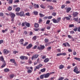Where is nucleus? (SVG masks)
Listing matches in <instances>:
<instances>
[{
    "label": "nucleus",
    "instance_id": "nucleus-1",
    "mask_svg": "<svg viewBox=\"0 0 80 80\" xmlns=\"http://www.w3.org/2000/svg\"><path fill=\"white\" fill-rule=\"evenodd\" d=\"M17 15L20 16V17H24L25 16V14H24V12L23 11H21L20 12H17L16 13Z\"/></svg>",
    "mask_w": 80,
    "mask_h": 80
},
{
    "label": "nucleus",
    "instance_id": "nucleus-2",
    "mask_svg": "<svg viewBox=\"0 0 80 80\" xmlns=\"http://www.w3.org/2000/svg\"><path fill=\"white\" fill-rule=\"evenodd\" d=\"M73 71L75 73H76L77 74L80 73V71H78V68L77 67H75L73 70Z\"/></svg>",
    "mask_w": 80,
    "mask_h": 80
},
{
    "label": "nucleus",
    "instance_id": "nucleus-3",
    "mask_svg": "<svg viewBox=\"0 0 80 80\" xmlns=\"http://www.w3.org/2000/svg\"><path fill=\"white\" fill-rule=\"evenodd\" d=\"M38 56H39V55L38 54H35L34 55H33L32 56V60H33L34 58H37Z\"/></svg>",
    "mask_w": 80,
    "mask_h": 80
},
{
    "label": "nucleus",
    "instance_id": "nucleus-4",
    "mask_svg": "<svg viewBox=\"0 0 80 80\" xmlns=\"http://www.w3.org/2000/svg\"><path fill=\"white\" fill-rule=\"evenodd\" d=\"M45 48V46H44L40 45V47L38 46V49L39 50H43Z\"/></svg>",
    "mask_w": 80,
    "mask_h": 80
},
{
    "label": "nucleus",
    "instance_id": "nucleus-5",
    "mask_svg": "<svg viewBox=\"0 0 80 80\" xmlns=\"http://www.w3.org/2000/svg\"><path fill=\"white\" fill-rule=\"evenodd\" d=\"M50 75V73H47L46 74H44V78H48L49 77V76Z\"/></svg>",
    "mask_w": 80,
    "mask_h": 80
},
{
    "label": "nucleus",
    "instance_id": "nucleus-6",
    "mask_svg": "<svg viewBox=\"0 0 80 80\" xmlns=\"http://www.w3.org/2000/svg\"><path fill=\"white\" fill-rule=\"evenodd\" d=\"M3 52L4 54H7L8 53V52H9V51L6 49H4L3 50Z\"/></svg>",
    "mask_w": 80,
    "mask_h": 80
},
{
    "label": "nucleus",
    "instance_id": "nucleus-7",
    "mask_svg": "<svg viewBox=\"0 0 80 80\" xmlns=\"http://www.w3.org/2000/svg\"><path fill=\"white\" fill-rule=\"evenodd\" d=\"M42 66H43V65L42 64H40L36 67V68L37 69H39V68H40L41 67H42Z\"/></svg>",
    "mask_w": 80,
    "mask_h": 80
},
{
    "label": "nucleus",
    "instance_id": "nucleus-8",
    "mask_svg": "<svg viewBox=\"0 0 80 80\" xmlns=\"http://www.w3.org/2000/svg\"><path fill=\"white\" fill-rule=\"evenodd\" d=\"M34 8H39V6L38 4H34Z\"/></svg>",
    "mask_w": 80,
    "mask_h": 80
},
{
    "label": "nucleus",
    "instance_id": "nucleus-9",
    "mask_svg": "<svg viewBox=\"0 0 80 80\" xmlns=\"http://www.w3.org/2000/svg\"><path fill=\"white\" fill-rule=\"evenodd\" d=\"M24 24L26 25V26L28 27H30V23L28 22H24Z\"/></svg>",
    "mask_w": 80,
    "mask_h": 80
},
{
    "label": "nucleus",
    "instance_id": "nucleus-10",
    "mask_svg": "<svg viewBox=\"0 0 80 80\" xmlns=\"http://www.w3.org/2000/svg\"><path fill=\"white\" fill-rule=\"evenodd\" d=\"M32 46H33L32 44H30L26 47V48H27V49H29L30 48H31V47H32Z\"/></svg>",
    "mask_w": 80,
    "mask_h": 80
},
{
    "label": "nucleus",
    "instance_id": "nucleus-11",
    "mask_svg": "<svg viewBox=\"0 0 80 80\" xmlns=\"http://www.w3.org/2000/svg\"><path fill=\"white\" fill-rule=\"evenodd\" d=\"M10 14V16H11V18H14L15 17V15L14 13H11Z\"/></svg>",
    "mask_w": 80,
    "mask_h": 80
},
{
    "label": "nucleus",
    "instance_id": "nucleus-12",
    "mask_svg": "<svg viewBox=\"0 0 80 80\" xmlns=\"http://www.w3.org/2000/svg\"><path fill=\"white\" fill-rule=\"evenodd\" d=\"M78 12H74L72 14V15H73V16H74V17H77V15H78Z\"/></svg>",
    "mask_w": 80,
    "mask_h": 80
},
{
    "label": "nucleus",
    "instance_id": "nucleus-13",
    "mask_svg": "<svg viewBox=\"0 0 80 80\" xmlns=\"http://www.w3.org/2000/svg\"><path fill=\"white\" fill-rule=\"evenodd\" d=\"M0 60H1L2 62H4L5 61L4 60V58H3V56H1L0 57Z\"/></svg>",
    "mask_w": 80,
    "mask_h": 80
},
{
    "label": "nucleus",
    "instance_id": "nucleus-14",
    "mask_svg": "<svg viewBox=\"0 0 80 80\" xmlns=\"http://www.w3.org/2000/svg\"><path fill=\"white\" fill-rule=\"evenodd\" d=\"M49 61V58H46L44 60V62H45V63H47V62H48Z\"/></svg>",
    "mask_w": 80,
    "mask_h": 80
},
{
    "label": "nucleus",
    "instance_id": "nucleus-15",
    "mask_svg": "<svg viewBox=\"0 0 80 80\" xmlns=\"http://www.w3.org/2000/svg\"><path fill=\"white\" fill-rule=\"evenodd\" d=\"M52 20L53 21V22L55 23H58L57 21V19H52Z\"/></svg>",
    "mask_w": 80,
    "mask_h": 80
},
{
    "label": "nucleus",
    "instance_id": "nucleus-16",
    "mask_svg": "<svg viewBox=\"0 0 80 80\" xmlns=\"http://www.w3.org/2000/svg\"><path fill=\"white\" fill-rule=\"evenodd\" d=\"M10 61L11 63H13L15 62V60L14 59H10Z\"/></svg>",
    "mask_w": 80,
    "mask_h": 80
},
{
    "label": "nucleus",
    "instance_id": "nucleus-17",
    "mask_svg": "<svg viewBox=\"0 0 80 80\" xmlns=\"http://www.w3.org/2000/svg\"><path fill=\"white\" fill-rule=\"evenodd\" d=\"M3 64L1 66V67L2 68H3V67H5V65H6V63H5V62H3Z\"/></svg>",
    "mask_w": 80,
    "mask_h": 80
},
{
    "label": "nucleus",
    "instance_id": "nucleus-18",
    "mask_svg": "<svg viewBox=\"0 0 80 80\" xmlns=\"http://www.w3.org/2000/svg\"><path fill=\"white\" fill-rule=\"evenodd\" d=\"M48 8H49L50 10H53L54 8L53 7L50 6H48Z\"/></svg>",
    "mask_w": 80,
    "mask_h": 80
},
{
    "label": "nucleus",
    "instance_id": "nucleus-19",
    "mask_svg": "<svg viewBox=\"0 0 80 80\" xmlns=\"http://www.w3.org/2000/svg\"><path fill=\"white\" fill-rule=\"evenodd\" d=\"M71 8H69L67 9L66 12L67 13H68L71 10Z\"/></svg>",
    "mask_w": 80,
    "mask_h": 80
},
{
    "label": "nucleus",
    "instance_id": "nucleus-20",
    "mask_svg": "<svg viewBox=\"0 0 80 80\" xmlns=\"http://www.w3.org/2000/svg\"><path fill=\"white\" fill-rule=\"evenodd\" d=\"M34 27L36 28H38V27H39V25H38V23H36L34 24Z\"/></svg>",
    "mask_w": 80,
    "mask_h": 80
},
{
    "label": "nucleus",
    "instance_id": "nucleus-21",
    "mask_svg": "<svg viewBox=\"0 0 80 80\" xmlns=\"http://www.w3.org/2000/svg\"><path fill=\"white\" fill-rule=\"evenodd\" d=\"M20 10V8L18 7L16 9L15 11H16V12H19Z\"/></svg>",
    "mask_w": 80,
    "mask_h": 80
},
{
    "label": "nucleus",
    "instance_id": "nucleus-22",
    "mask_svg": "<svg viewBox=\"0 0 80 80\" xmlns=\"http://www.w3.org/2000/svg\"><path fill=\"white\" fill-rule=\"evenodd\" d=\"M4 70L5 72H10V70H9V69L8 68L5 69Z\"/></svg>",
    "mask_w": 80,
    "mask_h": 80
},
{
    "label": "nucleus",
    "instance_id": "nucleus-23",
    "mask_svg": "<svg viewBox=\"0 0 80 80\" xmlns=\"http://www.w3.org/2000/svg\"><path fill=\"white\" fill-rule=\"evenodd\" d=\"M12 7L10 6H9L8 8V10H9V11H11V10H12Z\"/></svg>",
    "mask_w": 80,
    "mask_h": 80
},
{
    "label": "nucleus",
    "instance_id": "nucleus-24",
    "mask_svg": "<svg viewBox=\"0 0 80 80\" xmlns=\"http://www.w3.org/2000/svg\"><path fill=\"white\" fill-rule=\"evenodd\" d=\"M45 70H46L45 68H44L41 70V72H45Z\"/></svg>",
    "mask_w": 80,
    "mask_h": 80
},
{
    "label": "nucleus",
    "instance_id": "nucleus-25",
    "mask_svg": "<svg viewBox=\"0 0 80 80\" xmlns=\"http://www.w3.org/2000/svg\"><path fill=\"white\" fill-rule=\"evenodd\" d=\"M44 40H45V43H48V42L49 41V39H48L45 38Z\"/></svg>",
    "mask_w": 80,
    "mask_h": 80
},
{
    "label": "nucleus",
    "instance_id": "nucleus-26",
    "mask_svg": "<svg viewBox=\"0 0 80 80\" xmlns=\"http://www.w3.org/2000/svg\"><path fill=\"white\" fill-rule=\"evenodd\" d=\"M44 78H45V76L44 75V74L41 75L40 76V78L41 79H43Z\"/></svg>",
    "mask_w": 80,
    "mask_h": 80
},
{
    "label": "nucleus",
    "instance_id": "nucleus-27",
    "mask_svg": "<svg viewBox=\"0 0 80 80\" xmlns=\"http://www.w3.org/2000/svg\"><path fill=\"white\" fill-rule=\"evenodd\" d=\"M64 68V66H63V65H61L59 66L60 69H62V68Z\"/></svg>",
    "mask_w": 80,
    "mask_h": 80
},
{
    "label": "nucleus",
    "instance_id": "nucleus-28",
    "mask_svg": "<svg viewBox=\"0 0 80 80\" xmlns=\"http://www.w3.org/2000/svg\"><path fill=\"white\" fill-rule=\"evenodd\" d=\"M34 15H38V12L37 11H34L33 12Z\"/></svg>",
    "mask_w": 80,
    "mask_h": 80
},
{
    "label": "nucleus",
    "instance_id": "nucleus-29",
    "mask_svg": "<svg viewBox=\"0 0 80 80\" xmlns=\"http://www.w3.org/2000/svg\"><path fill=\"white\" fill-rule=\"evenodd\" d=\"M10 77L11 78H13L14 77V74H12L10 75Z\"/></svg>",
    "mask_w": 80,
    "mask_h": 80
},
{
    "label": "nucleus",
    "instance_id": "nucleus-30",
    "mask_svg": "<svg viewBox=\"0 0 80 80\" xmlns=\"http://www.w3.org/2000/svg\"><path fill=\"white\" fill-rule=\"evenodd\" d=\"M13 3V0H9L8 3L10 4H12Z\"/></svg>",
    "mask_w": 80,
    "mask_h": 80
},
{
    "label": "nucleus",
    "instance_id": "nucleus-31",
    "mask_svg": "<svg viewBox=\"0 0 80 80\" xmlns=\"http://www.w3.org/2000/svg\"><path fill=\"white\" fill-rule=\"evenodd\" d=\"M60 20H61V18H58L57 19V21H58V23L60 21Z\"/></svg>",
    "mask_w": 80,
    "mask_h": 80
},
{
    "label": "nucleus",
    "instance_id": "nucleus-32",
    "mask_svg": "<svg viewBox=\"0 0 80 80\" xmlns=\"http://www.w3.org/2000/svg\"><path fill=\"white\" fill-rule=\"evenodd\" d=\"M28 42H25L24 44L23 45V46H24L25 47L26 46H27V45H28Z\"/></svg>",
    "mask_w": 80,
    "mask_h": 80
},
{
    "label": "nucleus",
    "instance_id": "nucleus-33",
    "mask_svg": "<svg viewBox=\"0 0 80 80\" xmlns=\"http://www.w3.org/2000/svg\"><path fill=\"white\" fill-rule=\"evenodd\" d=\"M74 59H75V60H78V61H80V58H77V57L74 58Z\"/></svg>",
    "mask_w": 80,
    "mask_h": 80
},
{
    "label": "nucleus",
    "instance_id": "nucleus-34",
    "mask_svg": "<svg viewBox=\"0 0 80 80\" xmlns=\"http://www.w3.org/2000/svg\"><path fill=\"white\" fill-rule=\"evenodd\" d=\"M23 34H24V35H27L28 34V32L27 31H24L23 32Z\"/></svg>",
    "mask_w": 80,
    "mask_h": 80
},
{
    "label": "nucleus",
    "instance_id": "nucleus-35",
    "mask_svg": "<svg viewBox=\"0 0 80 80\" xmlns=\"http://www.w3.org/2000/svg\"><path fill=\"white\" fill-rule=\"evenodd\" d=\"M39 15H40V17H44L45 16V15H44L42 13H40Z\"/></svg>",
    "mask_w": 80,
    "mask_h": 80
},
{
    "label": "nucleus",
    "instance_id": "nucleus-36",
    "mask_svg": "<svg viewBox=\"0 0 80 80\" xmlns=\"http://www.w3.org/2000/svg\"><path fill=\"white\" fill-rule=\"evenodd\" d=\"M73 20H74L75 22H77V21H78V18H75L73 19Z\"/></svg>",
    "mask_w": 80,
    "mask_h": 80
},
{
    "label": "nucleus",
    "instance_id": "nucleus-37",
    "mask_svg": "<svg viewBox=\"0 0 80 80\" xmlns=\"http://www.w3.org/2000/svg\"><path fill=\"white\" fill-rule=\"evenodd\" d=\"M26 15L28 16H30V13L28 12L27 13H26Z\"/></svg>",
    "mask_w": 80,
    "mask_h": 80
},
{
    "label": "nucleus",
    "instance_id": "nucleus-38",
    "mask_svg": "<svg viewBox=\"0 0 80 80\" xmlns=\"http://www.w3.org/2000/svg\"><path fill=\"white\" fill-rule=\"evenodd\" d=\"M32 70L29 69L28 71V72L29 73H32Z\"/></svg>",
    "mask_w": 80,
    "mask_h": 80
},
{
    "label": "nucleus",
    "instance_id": "nucleus-39",
    "mask_svg": "<svg viewBox=\"0 0 80 80\" xmlns=\"http://www.w3.org/2000/svg\"><path fill=\"white\" fill-rule=\"evenodd\" d=\"M20 59H22V60L24 59V56H22L20 57Z\"/></svg>",
    "mask_w": 80,
    "mask_h": 80
},
{
    "label": "nucleus",
    "instance_id": "nucleus-40",
    "mask_svg": "<svg viewBox=\"0 0 80 80\" xmlns=\"http://www.w3.org/2000/svg\"><path fill=\"white\" fill-rule=\"evenodd\" d=\"M64 79V78L63 77H61V78H60L59 79V80H63Z\"/></svg>",
    "mask_w": 80,
    "mask_h": 80
},
{
    "label": "nucleus",
    "instance_id": "nucleus-41",
    "mask_svg": "<svg viewBox=\"0 0 80 80\" xmlns=\"http://www.w3.org/2000/svg\"><path fill=\"white\" fill-rule=\"evenodd\" d=\"M24 60H28V57L24 56Z\"/></svg>",
    "mask_w": 80,
    "mask_h": 80
},
{
    "label": "nucleus",
    "instance_id": "nucleus-42",
    "mask_svg": "<svg viewBox=\"0 0 80 80\" xmlns=\"http://www.w3.org/2000/svg\"><path fill=\"white\" fill-rule=\"evenodd\" d=\"M42 19L41 18H40L39 20V23H42Z\"/></svg>",
    "mask_w": 80,
    "mask_h": 80
},
{
    "label": "nucleus",
    "instance_id": "nucleus-43",
    "mask_svg": "<svg viewBox=\"0 0 80 80\" xmlns=\"http://www.w3.org/2000/svg\"><path fill=\"white\" fill-rule=\"evenodd\" d=\"M65 18L66 20H70V18H69V17H66Z\"/></svg>",
    "mask_w": 80,
    "mask_h": 80
},
{
    "label": "nucleus",
    "instance_id": "nucleus-44",
    "mask_svg": "<svg viewBox=\"0 0 80 80\" xmlns=\"http://www.w3.org/2000/svg\"><path fill=\"white\" fill-rule=\"evenodd\" d=\"M24 41L23 39H22L20 40L19 42H20V43H22V42H23Z\"/></svg>",
    "mask_w": 80,
    "mask_h": 80
},
{
    "label": "nucleus",
    "instance_id": "nucleus-45",
    "mask_svg": "<svg viewBox=\"0 0 80 80\" xmlns=\"http://www.w3.org/2000/svg\"><path fill=\"white\" fill-rule=\"evenodd\" d=\"M69 27L71 28V27H74V25L73 24H71L69 26Z\"/></svg>",
    "mask_w": 80,
    "mask_h": 80
},
{
    "label": "nucleus",
    "instance_id": "nucleus-46",
    "mask_svg": "<svg viewBox=\"0 0 80 80\" xmlns=\"http://www.w3.org/2000/svg\"><path fill=\"white\" fill-rule=\"evenodd\" d=\"M60 55H62V53H58L57 54V57H58V56H60Z\"/></svg>",
    "mask_w": 80,
    "mask_h": 80
},
{
    "label": "nucleus",
    "instance_id": "nucleus-47",
    "mask_svg": "<svg viewBox=\"0 0 80 80\" xmlns=\"http://www.w3.org/2000/svg\"><path fill=\"white\" fill-rule=\"evenodd\" d=\"M40 7H41V8H45V6H43L42 4H41L40 5Z\"/></svg>",
    "mask_w": 80,
    "mask_h": 80
},
{
    "label": "nucleus",
    "instance_id": "nucleus-48",
    "mask_svg": "<svg viewBox=\"0 0 80 80\" xmlns=\"http://www.w3.org/2000/svg\"><path fill=\"white\" fill-rule=\"evenodd\" d=\"M0 16L1 17H3V13H2V12H0Z\"/></svg>",
    "mask_w": 80,
    "mask_h": 80
},
{
    "label": "nucleus",
    "instance_id": "nucleus-49",
    "mask_svg": "<svg viewBox=\"0 0 80 80\" xmlns=\"http://www.w3.org/2000/svg\"><path fill=\"white\" fill-rule=\"evenodd\" d=\"M57 50L58 52H59V53L61 52V50L60 49H57Z\"/></svg>",
    "mask_w": 80,
    "mask_h": 80
},
{
    "label": "nucleus",
    "instance_id": "nucleus-50",
    "mask_svg": "<svg viewBox=\"0 0 80 80\" xmlns=\"http://www.w3.org/2000/svg\"><path fill=\"white\" fill-rule=\"evenodd\" d=\"M14 54H16L17 53H18V51H16L13 52Z\"/></svg>",
    "mask_w": 80,
    "mask_h": 80
},
{
    "label": "nucleus",
    "instance_id": "nucleus-51",
    "mask_svg": "<svg viewBox=\"0 0 80 80\" xmlns=\"http://www.w3.org/2000/svg\"><path fill=\"white\" fill-rule=\"evenodd\" d=\"M46 57V56H43L42 58V59H45V58Z\"/></svg>",
    "mask_w": 80,
    "mask_h": 80
},
{
    "label": "nucleus",
    "instance_id": "nucleus-52",
    "mask_svg": "<svg viewBox=\"0 0 80 80\" xmlns=\"http://www.w3.org/2000/svg\"><path fill=\"white\" fill-rule=\"evenodd\" d=\"M48 19H51V18H52V16H48Z\"/></svg>",
    "mask_w": 80,
    "mask_h": 80
},
{
    "label": "nucleus",
    "instance_id": "nucleus-53",
    "mask_svg": "<svg viewBox=\"0 0 80 80\" xmlns=\"http://www.w3.org/2000/svg\"><path fill=\"white\" fill-rule=\"evenodd\" d=\"M66 45H67V46L68 47H70V45L68 43V42H66Z\"/></svg>",
    "mask_w": 80,
    "mask_h": 80
},
{
    "label": "nucleus",
    "instance_id": "nucleus-54",
    "mask_svg": "<svg viewBox=\"0 0 80 80\" xmlns=\"http://www.w3.org/2000/svg\"><path fill=\"white\" fill-rule=\"evenodd\" d=\"M52 15L53 16H56V13L55 12H53L52 14Z\"/></svg>",
    "mask_w": 80,
    "mask_h": 80
},
{
    "label": "nucleus",
    "instance_id": "nucleus-55",
    "mask_svg": "<svg viewBox=\"0 0 80 80\" xmlns=\"http://www.w3.org/2000/svg\"><path fill=\"white\" fill-rule=\"evenodd\" d=\"M50 20L47 21L46 22V24H48L49 23H50Z\"/></svg>",
    "mask_w": 80,
    "mask_h": 80
},
{
    "label": "nucleus",
    "instance_id": "nucleus-56",
    "mask_svg": "<svg viewBox=\"0 0 80 80\" xmlns=\"http://www.w3.org/2000/svg\"><path fill=\"white\" fill-rule=\"evenodd\" d=\"M68 50L69 52H72V50L70 49H68Z\"/></svg>",
    "mask_w": 80,
    "mask_h": 80
},
{
    "label": "nucleus",
    "instance_id": "nucleus-57",
    "mask_svg": "<svg viewBox=\"0 0 80 80\" xmlns=\"http://www.w3.org/2000/svg\"><path fill=\"white\" fill-rule=\"evenodd\" d=\"M65 6L64 5H62L61 7L62 8H65Z\"/></svg>",
    "mask_w": 80,
    "mask_h": 80
},
{
    "label": "nucleus",
    "instance_id": "nucleus-58",
    "mask_svg": "<svg viewBox=\"0 0 80 80\" xmlns=\"http://www.w3.org/2000/svg\"><path fill=\"white\" fill-rule=\"evenodd\" d=\"M78 29V28H75L73 30L74 31H75V32H76L77 30Z\"/></svg>",
    "mask_w": 80,
    "mask_h": 80
},
{
    "label": "nucleus",
    "instance_id": "nucleus-59",
    "mask_svg": "<svg viewBox=\"0 0 80 80\" xmlns=\"http://www.w3.org/2000/svg\"><path fill=\"white\" fill-rule=\"evenodd\" d=\"M3 42V40H0V44H2V43Z\"/></svg>",
    "mask_w": 80,
    "mask_h": 80
},
{
    "label": "nucleus",
    "instance_id": "nucleus-60",
    "mask_svg": "<svg viewBox=\"0 0 80 80\" xmlns=\"http://www.w3.org/2000/svg\"><path fill=\"white\" fill-rule=\"evenodd\" d=\"M73 55H77V52H74L73 53Z\"/></svg>",
    "mask_w": 80,
    "mask_h": 80
},
{
    "label": "nucleus",
    "instance_id": "nucleus-61",
    "mask_svg": "<svg viewBox=\"0 0 80 80\" xmlns=\"http://www.w3.org/2000/svg\"><path fill=\"white\" fill-rule=\"evenodd\" d=\"M37 46L35 45L34 47H33V49H36V48H37Z\"/></svg>",
    "mask_w": 80,
    "mask_h": 80
},
{
    "label": "nucleus",
    "instance_id": "nucleus-62",
    "mask_svg": "<svg viewBox=\"0 0 80 80\" xmlns=\"http://www.w3.org/2000/svg\"><path fill=\"white\" fill-rule=\"evenodd\" d=\"M55 77H53L51 78L50 79V80H54V79H55Z\"/></svg>",
    "mask_w": 80,
    "mask_h": 80
},
{
    "label": "nucleus",
    "instance_id": "nucleus-63",
    "mask_svg": "<svg viewBox=\"0 0 80 80\" xmlns=\"http://www.w3.org/2000/svg\"><path fill=\"white\" fill-rule=\"evenodd\" d=\"M62 55L65 56L66 55V53L65 52L61 53Z\"/></svg>",
    "mask_w": 80,
    "mask_h": 80
},
{
    "label": "nucleus",
    "instance_id": "nucleus-64",
    "mask_svg": "<svg viewBox=\"0 0 80 80\" xmlns=\"http://www.w3.org/2000/svg\"><path fill=\"white\" fill-rule=\"evenodd\" d=\"M13 63H14L15 66H17V64L15 61Z\"/></svg>",
    "mask_w": 80,
    "mask_h": 80
}]
</instances>
